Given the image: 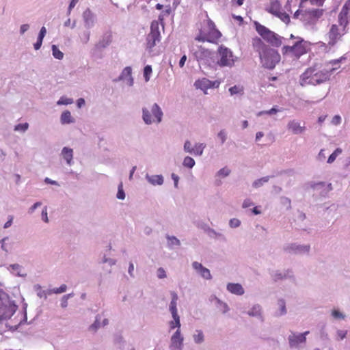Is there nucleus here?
I'll return each instance as SVG.
<instances>
[{
    "label": "nucleus",
    "instance_id": "5fc2aeb1",
    "mask_svg": "<svg viewBox=\"0 0 350 350\" xmlns=\"http://www.w3.org/2000/svg\"><path fill=\"white\" fill-rule=\"evenodd\" d=\"M275 16L278 17L282 21H283L286 24H288L290 23V16L286 12H280L278 13Z\"/></svg>",
    "mask_w": 350,
    "mask_h": 350
},
{
    "label": "nucleus",
    "instance_id": "473e14b6",
    "mask_svg": "<svg viewBox=\"0 0 350 350\" xmlns=\"http://www.w3.org/2000/svg\"><path fill=\"white\" fill-rule=\"evenodd\" d=\"M338 21L340 25L342 26V31H345V28L349 21L347 17V12H344V9H342V11L339 14Z\"/></svg>",
    "mask_w": 350,
    "mask_h": 350
},
{
    "label": "nucleus",
    "instance_id": "72a5a7b5",
    "mask_svg": "<svg viewBox=\"0 0 350 350\" xmlns=\"http://www.w3.org/2000/svg\"><path fill=\"white\" fill-rule=\"evenodd\" d=\"M272 177H273V176H264L260 178L256 179L252 183V186L254 189L260 188V187H262L265 183H268L269 179Z\"/></svg>",
    "mask_w": 350,
    "mask_h": 350
},
{
    "label": "nucleus",
    "instance_id": "a878e982",
    "mask_svg": "<svg viewBox=\"0 0 350 350\" xmlns=\"http://www.w3.org/2000/svg\"><path fill=\"white\" fill-rule=\"evenodd\" d=\"M226 288L230 293L236 295L240 296L245 293L243 287L239 283H228Z\"/></svg>",
    "mask_w": 350,
    "mask_h": 350
},
{
    "label": "nucleus",
    "instance_id": "412c9836",
    "mask_svg": "<svg viewBox=\"0 0 350 350\" xmlns=\"http://www.w3.org/2000/svg\"><path fill=\"white\" fill-rule=\"evenodd\" d=\"M287 129L294 135L302 134L306 129L304 124L301 125V123L296 120H290L287 124Z\"/></svg>",
    "mask_w": 350,
    "mask_h": 350
},
{
    "label": "nucleus",
    "instance_id": "f3484780",
    "mask_svg": "<svg viewBox=\"0 0 350 350\" xmlns=\"http://www.w3.org/2000/svg\"><path fill=\"white\" fill-rule=\"evenodd\" d=\"M220 83L218 81H210L206 78H202L196 81L194 86L197 89H200L206 93V91L209 88H217Z\"/></svg>",
    "mask_w": 350,
    "mask_h": 350
},
{
    "label": "nucleus",
    "instance_id": "f704fd0d",
    "mask_svg": "<svg viewBox=\"0 0 350 350\" xmlns=\"http://www.w3.org/2000/svg\"><path fill=\"white\" fill-rule=\"evenodd\" d=\"M206 148V144L204 143H196L193 146V150L192 151V154L193 156H202L204 152V150Z\"/></svg>",
    "mask_w": 350,
    "mask_h": 350
},
{
    "label": "nucleus",
    "instance_id": "e433bc0d",
    "mask_svg": "<svg viewBox=\"0 0 350 350\" xmlns=\"http://www.w3.org/2000/svg\"><path fill=\"white\" fill-rule=\"evenodd\" d=\"M193 339L196 344L200 345L204 341V335L202 330H196L193 335Z\"/></svg>",
    "mask_w": 350,
    "mask_h": 350
},
{
    "label": "nucleus",
    "instance_id": "9d476101",
    "mask_svg": "<svg viewBox=\"0 0 350 350\" xmlns=\"http://www.w3.org/2000/svg\"><path fill=\"white\" fill-rule=\"evenodd\" d=\"M324 10L319 8H310L306 5L299 20L305 26H314L323 16Z\"/></svg>",
    "mask_w": 350,
    "mask_h": 350
},
{
    "label": "nucleus",
    "instance_id": "0eeeda50",
    "mask_svg": "<svg viewBox=\"0 0 350 350\" xmlns=\"http://www.w3.org/2000/svg\"><path fill=\"white\" fill-rule=\"evenodd\" d=\"M216 64L220 67L232 68L234 66L238 57L234 56L232 51L228 47L220 45L217 53Z\"/></svg>",
    "mask_w": 350,
    "mask_h": 350
},
{
    "label": "nucleus",
    "instance_id": "49530a36",
    "mask_svg": "<svg viewBox=\"0 0 350 350\" xmlns=\"http://www.w3.org/2000/svg\"><path fill=\"white\" fill-rule=\"evenodd\" d=\"M169 326H170V330H172L175 328H177L176 330H180L181 324H180V318L175 319H173L172 321H170L169 322Z\"/></svg>",
    "mask_w": 350,
    "mask_h": 350
},
{
    "label": "nucleus",
    "instance_id": "680f3d73",
    "mask_svg": "<svg viewBox=\"0 0 350 350\" xmlns=\"http://www.w3.org/2000/svg\"><path fill=\"white\" fill-rule=\"evenodd\" d=\"M241 222L237 218L230 219L229 221V226L232 228H236L240 226Z\"/></svg>",
    "mask_w": 350,
    "mask_h": 350
},
{
    "label": "nucleus",
    "instance_id": "de8ad7c7",
    "mask_svg": "<svg viewBox=\"0 0 350 350\" xmlns=\"http://www.w3.org/2000/svg\"><path fill=\"white\" fill-rule=\"evenodd\" d=\"M152 72V66L150 65H147L144 68V77L146 81V82H148L150 81V75Z\"/></svg>",
    "mask_w": 350,
    "mask_h": 350
},
{
    "label": "nucleus",
    "instance_id": "2eb2a0df",
    "mask_svg": "<svg viewBox=\"0 0 350 350\" xmlns=\"http://www.w3.org/2000/svg\"><path fill=\"white\" fill-rule=\"evenodd\" d=\"M184 337L180 330H176L170 338L169 348L170 350H182L183 348Z\"/></svg>",
    "mask_w": 350,
    "mask_h": 350
},
{
    "label": "nucleus",
    "instance_id": "f8f14e48",
    "mask_svg": "<svg viewBox=\"0 0 350 350\" xmlns=\"http://www.w3.org/2000/svg\"><path fill=\"white\" fill-rule=\"evenodd\" d=\"M283 250L288 254L293 255L308 254L310 251V245H300L296 243H287L283 246Z\"/></svg>",
    "mask_w": 350,
    "mask_h": 350
},
{
    "label": "nucleus",
    "instance_id": "4c0bfd02",
    "mask_svg": "<svg viewBox=\"0 0 350 350\" xmlns=\"http://www.w3.org/2000/svg\"><path fill=\"white\" fill-rule=\"evenodd\" d=\"M308 3V0H301V2L299 5V9L295 12L293 15L294 18H299L301 17L303 12L304 11V8L306 7V4Z\"/></svg>",
    "mask_w": 350,
    "mask_h": 350
},
{
    "label": "nucleus",
    "instance_id": "cd10ccee",
    "mask_svg": "<svg viewBox=\"0 0 350 350\" xmlns=\"http://www.w3.org/2000/svg\"><path fill=\"white\" fill-rule=\"evenodd\" d=\"M281 4L278 0H270L269 5L265 8V10L269 13L275 16L281 10Z\"/></svg>",
    "mask_w": 350,
    "mask_h": 350
},
{
    "label": "nucleus",
    "instance_id": "13d9d810",
    "mask_svg": "<svg viewBox=\"0 0 350 350\" xmlns=\"http://www.w3.org/2000/svg\"><path fill=\"white\" fill-rule=\"evenodd\" d=\"M183 150L186 153L192 154L193 146H192L191 142L189 140H186L183 145Z\"/></svg>",
    "mask_w": 350,
    "mask_h": 350
},
{
    "label": "nucleus",
    "instance_id": "774afa93",
    "mask_svg": "<svg viewBox=\"0 0 350 350\" xmlns=\"http://www.w3.org/2000/svg\"><path fill=\"white\" fill-rule=\"evenodd\" d=\"M197 227L202 230L204 232L207 233L211 228V227L206 223L200 222L198 224Z\"/></svg>",
    "mask_w": 350,
    "mask_h": 350
},
{
    "label": "nucleus",
    "instance_id": "bf43d9fd",
    "mask_svg": "<svg viewBox=\"0 0 350 350\" xmlns=\"http://www.w3.org/2000/svg\"><path fill=\"white\" fill-rule=\"evenodd\" d=\"M29 128V124L25 122L23 124H18L14 126L15 131H21L25 133Z\"/></svg>",
    "mask_w": 350,
    "mask_h": 350
},
{
    "label": "nucleus",
    "instance_id": "aec40b11",
    "mask_svg": "<svg viewBox=\"0 0 350 350\" xmlns=\"http://www.w3.org/2000/svg\"><path fill=\"white\" fill-rule=\"evenodd\" d=\"M192 268L203 279L206 280H211L212 279V275L208 269L204 267L202 263L194 261L191 264Z\"/></svg>",
    "mask_w": 350,
    "mask_h": 350
},
{
    "label": "nucleus",
    "instance_id": "ea45409f",
    "mask_svg": "<svg viewBox=\"0 0 350 350\" xmlns=\"http://www.w3.org/2000/svg\"><path fill=\"white\" fill-rule=\"evenodd\" d=\"M170 295L172 297V300L169 306V310L177 309V301L178 299V296L174 291H171Z\"/></svg>",
    "mask_w": 350,
    "mask_h": 350
},
{
    "label": "nucleus",
    "instance_id": "052dcab7",
    "mask_svg": "<svg viewBox=\"0 0 350 350\" xmlns=\"http://www.w3.org/2000/svg\"><path fill=\"white\" fill-rule=\"evenodd\" d=\"M230 170L225 167L220 169L217 174L219 176L227 177L228 176L230 175Z\"/></svg>",
    "mask_w": 350,
    "mask_h": 350
},
{
    "label": "nucleus",
    "instance_id": "09e8293b",
    "mask_svg": "<svg viewBox=\"0 0 350 350\" xmlns=\"http://www.w3.org/2000/svg\"><path fill=\"white\" fill-rule=\"evenodd\" d=\"M73 99L67 98L66 96H62L57 102V105H68L73 103Z\"/></svg>",
    "mask_w": 350,
    "mask_h": 350
},
{
    "label": "nucleus",
    "instance_id": "8fccbe9b",
    "mask_svg": "<svg viewBox=\"0 0 350 350\" xmlns=\"http://www.w3.org/2000/svg\"><path fill=\"white\" fill-rule=\"evenodd\" d=\"M342 153V149L340 148H337L334 152L330 154V156L328 157L327 163H332L336 159V157Z\"/></svg>",
    "mask_w": 350,
    "mask_h": 350
},
{
    "label": "nucleus",
    "instance_id": "b1692460",
    "mask_svg": "<svg viewBox=\"0 0 350 350\" xmlns=\"http://www.w3.org/2000/svg\"><path fill=\"white\" fill-rule=\"evenodd\" d=\"M145 178L149 184L153 186H161L164 183V178L161 174L150 175L147 173L145 175Z\"/></svg>",
    "mask_w": 350,
    "mask_h": 350
},
{
    "label": "nucleus",
    "instance_id": "c03bdc74",
    "mask_svg": "<svg viewBox=\"0 0 350 350\" xmlns=\"http://www.w3.org/2000/svg\"><path fill=\"white\" fill-rule=\"evenodd\" d=\"M80 41L83 44H87L90 38V31L88 30H85L83 31L81 35L79 36Z\"/></svg>",
    "mask_w": 350,
    "mask_h": 350
},
{
    "label": "nucleus",
    "instance_id": "a19ab883",
    "mask_svg": "<svg viewBox=\"0 0 350 350\" xmlns=\"http://www.w3.org/2000/svg\"><path fill=\"white\" fill-rule=\"evenodd\" d=\"M195 164H196L195 160L189 156L185 157L183 161V165L185 167H187L189 169H191L192 167H193Z\"/></svg>",
    "mask_w": 350,
    "mask_h": 350
},
{
    "label": "nucleus",
    "instance_id": "79ce46f5",
    "mask_svg": "<svg viewBox=\"0 0 350 350\" xmlns=\"http://www.w3.org/2000/svg\"><path fill=\"white\" fill-rule=\"evenodd\" d=\"M53 56L57 59H62L64 57V53L58 49V47L53 44L51 46Z\"/></svg>",
    "mask_w": 350,
    "mask_h": 350
},
{
    "label": "nucleus",
    "instance_id": "3c124183",
    "mask_svg": "<svg viewBox=\"0 0 350 350\" xmlns=\"http://www.w3.org/2000/svg\"><path fill=\"white\" fill-rule=\"evenodd\" d=\"M280 202L282 205L286 206L287 210L291 209V200L290 198L286 196H281L280 198Z\"/></svg>",
    "mask_w": 350,
    "mask_h": 350
},
{
    "label": "nucleus",
    "instance_id": "5701e85b",
    "mask_svg": "<svg viewBox=\"0 0 350 350\" xmlns=\"http://www.w3.org/2000/svg\"><path fill=\"white\" fill-rule=\"evenodd\" d=\"M73 155V149L71 148L65 146L61 150L60 156L64 159L66 164L69 166L72 165L74 163Z\"/></svg>",
    "mask_w": 350,
    "mask_h": 350
},
{
    "label": "nucleus",
    "instance_id": "bb28decb",
    "mask_svg": "<svg viewBox=\"0 0 350 350\" xmlns=\"http://www.w3.org/2000/svg\"><path fill=\"white\" fill-rule=\"evenodd\" d=\"M14 245V241L12 240L9 237H5L1 240H0L1 248L3 252H5V254H8L12 250Z\"/></svg>",
    "mask_w": 350,
    "mask_h": 350
},
{
    "label": "nucleus",
    "instance_id": "c9c22d12",
    "mask_svg": "<svg viewBox=\"0 0 350 350\" xmlns=\"http://www.w3.org/2000/svg\"><path fill=\"white\" fill-rule=\"evenodd\" d=\"M278 306L279 308V312H278L275 314V316L281 317L285 315L287 313L285 300L284 299H279L278 300Z\"/></svg>",
    "mask_w": 350,
    "mask_h": 350
},
{
    "label": "nucleus",
    "instance_id": "4468645a",
    "mask_svg": "<svg viewBox=\"0 0 350 350\" xmlns=\"http://www.w3.org/2000/svg\"><path fill=\"white\" fill-rule=\"evenodd\" d=\"M213 55V52L202 46H198V49L194 52V56L200 64H210Z\"/></svg>",
    "mask_w": 350,
    "mask_h": 350
},
{
    "label": "nucleus",
    "instance_id": "9b49d317",
    "mask_svg": "<svg viewBox=\"0 0 350 350\" xmlns=\"http://www.w3.org/2000/svg\"><path fill=\"white\" fill-rule=\"evenodd\" d=\"M309 334L308 331L304 333H296L291 332L288 336V342L290 349L299 350L306 345V336Z\"/></svg>",
    "mask_w": 350,
    "mask_h": 350
},
{
    "label": "nucleus",
    "instance_id": "6ab92c4d",
    "mask_svg": "<svg viewBox=\"0 0 350 350\" xmlns=\"http://www.w3.org/2000/svg\"><path fill=\"white\" fill-rule=\"evenodd\" d=\"M125 81L129 87L134 84V79L132 77V68L131 66L125 67L121 72L120 76L113 80L114 82Z\"/></svg>",
    "mask_w": 350,
    "mask_h": 350
},
{
    "label": "nucleus",
    "instance_id": "a211bd4d",
    "mask_svg": "<svg viewBox=\"0 0 350 350\" xmlns=\"http://www.w3.org/2000/svg\"><path fill=\"white\" fill-rule=\"evenodd\" d=\"M82 17L84 27L88 29L92 28L97 22L96 15L90 8L83 12Z\"/></svg>",
    "mask_w": 350,
    "mask_h": 350
},
{
    "label": "nucleus",
    "instance_id": "2f4dec72",
    "mask_svg": "<svg viewBox=\"0 0 350 350\" xmlns=\"http://www.w3.org/2000/svg\"><path fill=\"white\" fill-rule=\"evenodd\" d=\"M46 29L44 27H42L40 30V32H39V34H38V36L37 38V41L33 44V47H34L35 50H39L40 49V47L42 44L43 39H44V36H46Z\"/></svg>",
    "mask_w": 350,
    "mask_h": 350
},
{
    "label": "nucleus",
    "instance_id": "4d7b16f0",
    "mask_svg": "<svg viewBox=\"0 0 350 350\" xmlns=\"http://www.w3.org/2000/svg\"><path fill=\"white\" fill-rule=\"evenodd\" d=\"M217 137L218 139H219L221 144H223L227 139V132L226 131L225 129H221L217 133Z\"/></svg>",
    "mask_w": 350,
    "mask_h": 350
},
{
    "label": "nucleus",
    "instance_id": "6e6552de",
    "mask_svg": "<svg viewBox=\"0 0 350 350\" xmlns=\"http://www.w3.org/2000/svg\"><path fill=\"white\" fill-rule=\"evenodd\" d=\"M256 30L257 32L267 42L272 46L278 47L282 45V40L284 38L278 35L275 32L269 30L266 27L260 25V23H255Z\"/></svg>",
    "mask_w": 350,
    "mask_h": 350
},
{
    "label": "nucleus",
    "instance_id": "0e129e2a",
    "mask_svg": "<svg viewBox=\"0 0 350 350\" xmlns=\"http://www.w3.org/2000/svg\"><path fill=\"white\" fill-rule=\"evenodd\" d=\"M332 315L334 319H344L345 318V315L338 310H332Z\"/></svg>",
    "mask_w": 350,
    "mask_h": 350
},
{
    "label": "nucleus",
    "instance_id": "37998d69",
    "mask_svg": "<svg viewBox=\"0 0 350 350\" xmlns=\"http://www.w3.org/2000/svg\"><path fill=\"white\" fill-rule=\"evenodd\" d=\"M230 95L243 94V88L240 85H234L229 88Z\"/></svg>",
    "mask_w": 350,
    "mask_h": 350
},
{
    "label": "nucleus",
    "instance_id": "dca6fc26",
    "mask_svg": "<svg viewBox=\"0 0 350 350\" xmlns=\"http://www.w3.org/2000/svg\"><path fill=\"white\" fill-rule=\"evenodd\" d=\"M345 33L346 31H342L337 25H332L328 33V44L334 46Z\"/></svg>",
    "mask_w": 350,
    "mask_h": 350
},
{
    "label": "nucleus",
    "instance_id": "6e6d98bb",
    "mask_svg": "<svg viewBox=\"0 0 350 350\" xmlns=\"http://www.w3.org/2000/svg\"><path fill=\"white\" fill-rule=\"evenodd\" d=\"M74 296V293H69L64 295L61 299V306L63 308H65L68 306V299Z\"/></svg>",
    "mask_w": 350,
    "mask_h": 350
},
{
    "label": "nucleus",
    "instance_id": "a18cd8bd",
    "mask_svg": "<svg viewBox=\"0 0 350 350\" xmlns=\"http://www.w3.org/2000/svg\"><path fill=\"white\" fill-rule=\"evenodd\" d=\"M10 267L13 270V271H16L17 273H16V275L17 276H19V277H23V278H25L27 276V274L26 273H21V270L22 269V266L20 265L19 264H17V263H15V264H12L10 265Z\"/></svg>",
    "mask_w": 350,
    "mask_h": 350
},
{
    "label": "nucleus",
    "instance_id": "ddd939ff",
    "mask_svg": "<svg viewBox=\"0 0 350 350\" xmlns=\"http://www.w3.org/2000/svg\"><path fill=\"white\" fill-rule=\"evenodd\" d=\"M305 189H312L314 191H317L319 193V195L322 197H326L329 191H331L333 188L331 183L327 185L325 184V182H313L310 181L307 183L305 185Z\"/></svg>",
    "mask_w": 350,
    "mask_h": 350
},
{
    "label": "nucleus",
    "instance_id": "1a4fd4ad",
    "mask_svg": "<svg viewBox=\"0 0 350 350\" xmlns=\"http://www.w3.org/2000/svg\"><path fill=\"white\" fill-rule=\"evenodd\" d=\"M308 43L304 39L297 38V40L292 46H284L282 49L283 55H291L299 59L307 52Z\"/></svg>",
    "mask_w": 350,
    "mask_h": 350
},
{
    "label": "nucleus",
    "instance_id": "39448f33",
    "mask_svg": "<svg viewBox=\"0 0 350 350\" xmlns=\"http://www.w3.org/2000/svg\"><path fill=\"white\" fill-rule=\"evenodd\" d=\"M18 306L9 295L0 289V322L10 319L16 312Z\"/></svg>",
    "mask_w": 350,
    "mask_h": 350
},
{
    "label": "nucleus",
    "instance_id": "603ef678",
    "mask_svg": "<svg viewBox=\"0 0 350 350\" xmlns=\"http://www.w3.org/2000/svg\"><path fill=\"white\" fill-rule=\"evenodd\" d=\"M100 319H101V317L100 315H97L96 317L95 321L94 322L93 324H92L90 326V330L96 332L98 328H100L101 327V323L100 322Z\"/></svg>",
    "mask_w": 350,
    "mask_h": 350
},
{
    "label": "nucleus",
    "instance_id": "c756f323",
    "mask_svg": "<svg viewBox=\"0 0 350 350\" xmlns=\"http://www.w3.org/2000/svg\"><path fill=\"white\" fill-rule=\"evenodd\" d=\"M60 122L62 124H68L75 122V119L72 116L68 110L64 111L60 116Z\"/></svg>",
    "mask_w": 350,
    "mask_h": 350
},
{
    "label": "nucleus",
    "instance_id": "20e7f679",
    "mask_svg": "<svg viewBox=\"0 0 350 350\" xmlns=\"http://www.w3.org/2000/svg\"><path fill=\"white\" fill-rule=\"evenodd\" d=\"M205 25L200 29L196 40L217 43L221 36V32L215 28V23L209 18L204 21Z\"/></svg>",
    "mask_w": 350,
    "mask_h": 350
},
{
    "label": "nucleus",
    "instance_id": "338daca9",
    "mask_svg": "<svg viewBox=\"0 0 350 350\" xmlns=\"http://www.w3.org/2000/svg\"><path fill=\"white\" fill-rule=\"evenodd\" d=\"M102 263H108L111 267L116 265V260L113 258H107L105 256H103L102 260Z\"/></svg>",
    "mask_w": 350,
    "mask_h": 350
},
{
    "label": "nucleus",
    "instance_id": "393cba45",
    "mask_svg": "<svg viewBox=\"0 0 350 350\" xmlns=\"http://www.w3.org/2000/svg\"><path fill=\"white\" fill-rule=\"evenodd\" d=\"M250 317H256L260 321H263V310L262 306L256 304L252 306L250 310L247 312Z\"/></svg>",
    "mask_w": 350,
    "mask_h": 350
},
{
    "label": "nucleus",
    "instance_id": "58836bf2",
    "mask_svg": "<svg viewBox=\"0 0 350 350\" xmlns=\"http://www.w3.org/2000/svg\"><path fill=\"white\" fill-rule=\"evenodd\" d=\"M166 239L167 240V245L170 248H172L173 246H180V241L175 236L167 235Z\"/></svg>",
    "mask_w": 350,
    "mask_h": 350
},
{
    "label": "nucleus",
    "instance_id": "7ed1b4c3",
    "mask_svg": "<svg viewBox=\"0 0 350 350\" xmlns=\"http://www.w3.org/2000/svg\"><path fill=\"white\" fill-rule=\"evenodd\" d=\"M150 29L146 38V50L150 56H156L160 53L159 44L161 39L159 22L153 21Z\"/></svg>",
    "mask_w": 350,
    "mask_h": 350
},
{
    "label": "nucleus",
    "instance_id": "f03ea898",
    "mask_svg": "<svg viewBox=\"0 0 350 350\" xmlns=\"http://www.w3.org/2000/svg\"><path fill=\"white\" fill-rule=\"evenodd\" d=\"M252 45L254 49L258 53L263 67L273 69L280 61V55L278 52L266 45L260 38H254Z\"/></svg>",
    "mask_w": 350,
    "mask_h": 350
},
{
    "label": "nucleus",
    "instance_id": "864d4df0",
    "mask_svg": "<svg viewBox=\"0 0 350 350\" xmlns=\"http://www.w3.org/2000/svg\"><path fill=\"white\" fill-rule=\"evenodd\" d=\"M125 197H126V195H125V192L123 189V184H122V183H120L118 187V192L116 194V198L119 200H123L125 199Z\"/></svg>",
    "mask_w": 350,
    "mask_h": 350
},
{
    "label": "nucleus",
    "instance_id": "e2e57ef3",
    "mask_svg": "<svg viewBox=\"0 0 350 350\" xmlns=\"http://www.w3.org/2000/svg\"><path fill=\"white\" fill-rule=\"evenodd\" d=\"M278 111V110L276 108L273 107V108H271L269 110L261 111L258 112L257 116H262L264 114L273 115V114H275Z\"/></svg>",
    "mask_w": 350,
    "mask_h": 350
},
{
    "label": "nucleus",
    "instance_id": "7c9ffc66",
    "mask_svg": "<svg viewBox=\"0 0 350 350\" xmlns=\"http://www.w3.org/2000/svg\"><path fill=\"white\" fill-rule=\"evenodd\" d=\"M211 301L215 300L216 303V306L218 309H219L222 313L226 314L230 310V308L228 304L226 302H224L220 299L217 297L215 295H212L210 298Z\"/></svg>",
    "mask_w": 350,
    "mask_h": 350
},
{
    "label": "nucleus",
    "instance_id": "f257e3e1",
    "mask_svg": "<svg viewBox=\"0 0 350 350\" xmlns=\"http://www.w3.org/2000/svg\"><path fill=\"white\" fill-rule=\"evenodd\" d=\"M336 69V68H323L321 64H316L307 68L300 76L299 83L301 86L321 84L329 79L331 75Z\"/></svg>",
    "mask_w": 350,
    "mask_h": 350
},
{
    "label": "nucleus",
    "instance_id": "4be33fe9",
    "mask_svg": "<svg viewBox=\"0 0 350 350\" xmlns=\"http://www.w3.org/2000/svg\"><path fill=\"white\" fill-rule=\"evenodd\" d=\"M271 277L274 282L282 280L286 278H291L293 277V272L290 269L281 271H274L271 273Z\"/></svg>",
    "mask_w": 350,
    "mask_h": 350
},
{
    "label": "nucleus",
    "instance_id": "69168bd1",
    "mask_svg": "<svg viewBox=\"0 0 350 350\" xmlns=\"http://www.w3.org/2000/svg\"><path fill=\"white\" fill-rule=\"evenodd\" d=\"M42 202H37L36 203H34L31 206H30L28 209V213L31 215L34 213V211H36V209H37L38 208L42 206Z\"/></svg>",
    "mask_w": 350,
    "mask_h": 350
},
{
    "label": "nucleus",
    "instance_id": "423d86ee",
    "mask_svg": "<svg viewBox=\"0 0 350 350\" xmlns=\"http://www.w3.org/2000/svg\"><path fill=\"white\" fill-rule=\"evenodd\" d=\"M163 116V112L157 103H154L150 109L146 107L142 108V120L147 125L161 123Z\"/></svg>",
    "mask_w": 350,
    "mask_h": 350
},
{
    "label": "nucleus",
    "instance_id": "c85d7f7f",
    "mask_svg": "<svg viewBox=\"0 0 350 350\" xmlns=\"http://www.w3.org/2000/svg\"><path fill=\"white\" fill-rule=\"evenodd\" d=\"M112 42V36L111 33H105L104 34L99 42L96 44V47L102 50L103 49L107 48Z\"/></svg>",
    "mask_w": 350,
    "mask_h": 350
}]
</instances>
